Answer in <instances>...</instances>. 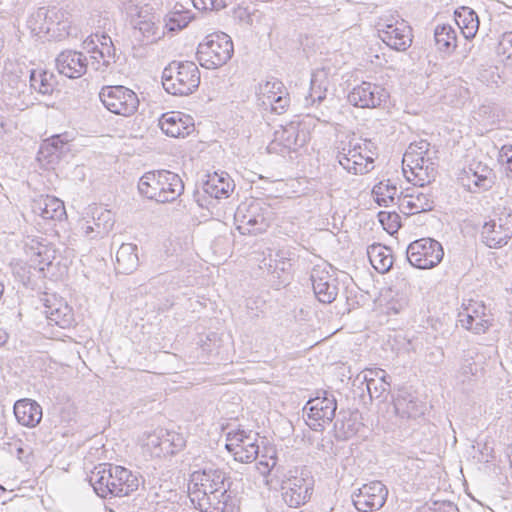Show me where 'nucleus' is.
<instances>
[{
    "label": "nucleus",
    "mask_w": 512,
    "mask_h": 512,
    "mask_svg": "<svg viewBox=\"0 0 512 512\" xmlns=\"http://www.w3.org/2000/svg\"><path fill=\"white\" fill-rule=\"evenodd\" d=\"M407 260L419 269H430L438 265L444 255L442 245L432 238L418 239L407 247Z\"/></svg>",
    "instance_id": "nucleus-12"
},
{
    "label": "nucleus",
    "mask_w": 512,
    "mask_h": 512,
    "mask_svg": "<svg viewBox=\"0 0 512 512\" xmlns=\"http://www.w3.org/2000/svg\"><path fill=\"white\" fill-rule=\"evenodd\" d=\"M276 250H268V254L260 262V268L265 269L269 274H274V268L276 261Z\"/></svg>",
    "instance_id": "nucleus-52"
},
{
    "label": "nucleus",
    "mask_w": 512,
    "mask_h": 512,
    "mask_svg": "<svg viewBox=\"0 0 512 512\" xmlns=\"http://www.w3.org/2000/svg\"><path fill=\"white\" fill-rule=\"evenodd\" d=\"M363 374H368V377L386 379L385 371L382 369L368 370L367 372H364Z\"/></svg>",
    "instance_id": "nucleus-57"
},
{
    "label": "nucleus",
    "mask_w": 512,
    "mask_h": 512,
    "mask_svg": "<svg viewBox=\"0 0 512 512\" xmlns=\"http://www.w3.org/2000/svg\"><path fill=\"white\" fill-rule=\"evenodd\" d=\"M139 193L158 203L175 201L184 191L180 176L168 170L145 173L138 182Z\"/></svg>",
    "instance_id": "nucleus-4"
},
{
    "label": "nucleus",
    "mask_w": 512,
    "mask_h": 512,
    "mask_svg": "<svg viewBox=\"0 0 512 512\" xmlns=\"http://www.w3.org/2000/svg\"><path fill=\"white\" fill-rule=\"evenodd\" d=\"M354 433H355L354 430L348 429L347 431L344 432V435L346 438H348V437L352 436Z\"/></svg>",
    "instance_id": "nucleus-60"
},
{
    "label": "nucleus",
    "mask_w": 512,
    "mask_h": 512,
    "mask_svg": "<svg viewBox=\"0 0 512 512\" xmlns=\"http://www.w3.org/2000/svg\"><path fill=\"white\" fill-rule=\"evenodd\" d=\"M29 82L30 87L42 95H50L54 91L55 77L46 70L31 69Z\"/></svg>",
    "instance_id": "nucleus-40"
},
{
    "label": "nucleus",
    "mask_w": 512,
    "mask_h": 512,
    "mask_svg": "<svg viewBox=\"0 0 512 512\" xmlns=\"http://www.w3.org/2000/svg\"><path fill=\"white\" fill-rule=\"evenodd\" d=\"M291 253L289 250L286 249H279L276 250V263L274 268V274L273 277L281 279L283 274L289 273L292 263H291Z\"/></svg>",
    "instance_id": "nucleus-47"
},
{
    "label": "nucleus",
    "mask_w": 512,
    "mask_h": 512,
    "mask_svg": "<svg viewBox=\"0 0 512 512\" xmlns=\"http://www.w3.org/2000/svg\"><path fill=\"white\" fill-rule=\"evenodd\" d=\"M311 281L314 294L320 302L329 304L336 299L338 294L336 279L328 271L313 269Z\"/></svg>",
    "instance_id": "nucleus-26"
},
{
    "label": "nucleus",
    "mask_w": 512,
    "mask_h": 512,
    "mask_svg": "<svg viewBox=\"0 0 512 512\" xmlns=\"http://www.w3.org/2000/svg\"><path fill=\"white\" fill-rule=\"evenodd\" d=\"M475 370L476 368L474 363L468 362L467 364H463L460 369V373L464 376L462 381H465V379L468 378L470 375H474Z\"/></svg>",
    "instance_id": "nucleus-55"
},
{
    "label": "nucleus",
    "mask_w": 512,
    "mask_h": 512,
    "mask_svg": "<svg viewBox=\"0 0 512 512\" xmlns=\"http://www.w3.org/2000/svg\"><path fill=\"white\" fill-rule=\"evenodd\" d=\"M6 341V333L0 329V344H3Z\"/></svg>",
    "instance_id": "nucleus-59"
},
{
    "label": "nucleus",
    "mask_w": 512,
    "mask_h": 512,
    "mask_svg": "<svg viewBox=\"0 0 512 512\" xmlns=\"http://www.w3.org/2000/svg\"><path fill=\"white\" fill-rule=\"evenodd\" d=\"M508 452H512V444L509 446Z\"/></svg>",
    "instance_id": "nucleus-64"
},
{
    "label": "nucleus",
    "mask_w": 512,
    "mask_h": 512,
    "mask_svg": "<svg viewBox=\"0 0 512 512\" xmlns=\"http://www.w3.org/2000/svg\"><path fill=\"white\" fill-rule=\"evenodd\" d=\"M142 446L151 456L160 457L162 454H174L184 446L183 438L178 434L169 433L164 429L146 432L141 438Z\"/></svg>",
    "instance_id": "nucleus-15"
},
{
    "label": "nucleus",
    "mask_w": 512,
    "mask_h": 512,
    "mask_svg": "<svg viewBox=\"0 0 512 512\" xmlns=\"http://www.w3.org/2000/svg\"><path fill=\"white\" fill-rule=\"evenodd\" d=\"M424 404L407 391H400L394 399L395 413L401 418H417L424 414Z\"/></svg>",
    "instance_id": "nucleus-29"
},
{
    "label": "nucleus",
    "mask_w": 512,
    "mask_h": 512,
    "mask_svg": "<svg viewBox=\"0 0 512 512\" xmlns=\"http://www.w3.org/2000/svg\"><path fill=\"white\" fill-rule=\"evenodd\" d=\"M43 248H44L43 246L38 247V250H37V252H36V254H37L38 256H40V255L42 254V249H43Z\"/></svg>",
    "instance_id": "nucleus-61"
},
{
    "label": "nucleus",
    "mask_w": 512,
    "mask_h": 512,
    "mask_svg": "<svg viewBox=\"0 0 512 512\" xmlns=\"http://www.w3.org/2000/svg\"><path fill=\"white\" fill-rule=\"evenodd\" d=\"M139 264L137 254V245L132 243H123L116 252L115 269L121 274H130Z\"/></svg>",
    "instance_id": "nucleus-33"
},
{
    "label": "nucleus",
    "mask_w": 512,
    "mask_h": 512,
    "mask_svg": "<svg viewBox=\"0 0 512 512\" xmlns=\"http://www.w3.org/2000/svg\"><path fill=\"white\" fill-rule=\"evenodd\" d=\"M138 29L144 37L149 38L150 36L156 35L157 27L152 21H140L138 23Z\"/></svg>",
    "instance_id": "nucleus-53"
},
{
    "label": "nucleus",
    "mask_w": 512,
    "mask_h": 512,
    "mask_svg": "<svg viewBox=\"0 0 512 512\" xmlns=\"http://www.w3.org/2000/svg\"><path fill=\"white\" fill-rule=\"evenodd\" d=\"M193 18L192 12L183 4L176 3L165 17V25L169 31L185 28Z\"/></svg>",
    "instance_id": "nucleus-42"
},
{
    "label": "nucleus",
    "mask_w": 512,
    "mask_h": 512,
    "mask_svg": "<svg viewBox=\"0 0 512 512\" xmlns=\"http://www.w3.org/2000/svg\"><path fill=\"white\" fill-rule=\"evenodd\" d=\"M361 145H367V140L358 138L355 135L347 136L339 142L336 157L343 169L350 168V161L356 155V150L361 149Z\"/></svg>",
    "instance_id": "nucleus-36"
},
{
    "label": "nucleus",
    "mask_w": 512,
    "mask_h": 512,
    "mask_svg": "<svg viewBox=\"0 0 512 512\" xmlns=\"http://www.w3.org/2000/svg\"><path fill=\"white\" fill-rule=\"evenodd\" d=\"M58 72L68 78L76 79L83 76L90 65L87 56L76 50H64L56 57Z\"/></svg>",
    "instance_id": "nucleus-24"
},
{
    "label": "nucleus",
    "mask_w": 512,
    "mask_h": 512,
    "mask_svg": "<svg viewBox=\"0 0 512 512\" xmlns=\"http://www.w3.org/2000/svg\"><path fill=\"white\" fill-rule=\"evenodd\" d=\"M375 202L380 206H389L391 203L397 204V187L390 180L379 182L372 189Z\"/></svg>",
    "instance_id": "nucleus-44"
},
{
    "label": "nucleus",
    "mask_w": 512,
    "mask_h": 512,
    "mask_svg": "<svg viewBox=\"0 0 512 512\" xmlns=\"http://www.w3.org/2000/svg\"><path fill=\"white\" fill-rule=\"evenodd\" d=\"M356 380H361V384H365L370 399L379 398L390 386L386 379L368 377V374H359Z\"/></svg>",
    "instance_id": "nucleus-45"
},
{
    "label": "nucleus",
    "mask_w": 512,
    "mask_h": 512,
    "mask_svg": "<svg viewBox=\"0 0 512 512\" xmlns=\"http://www.w3.org/2000/svg\"><path fill=\"white\" fill-rule=\"evenodd\" d=\"M88 214L91 216V221L95 226L96 236L102 238L113 228L115 218L112 211L102 206L94 205L89 207Z\"/></svg>",
    "instance_id": "nucleus-35"
},
{
    "label": "nucleus",
    "mask_w": 512,
    "mask_h": 512,
    "mask_svg": "<svg viewBox=\"0 0 512 512\" xmlns=\"http://www.w3.org/2000/svg\"><path fill=\"white\" fill-rule=\"evenodd\" d=\"M388 489L380 481L364 484L353 493L352 501L360 512H372L382 508L387 500Z\"/></svg>",
    "instance_id": "nucleus-16"
},
{
    "label": "nucleus",
    "mask_w": 512,
    "mask_h": 512,
    "mask_svg": "<svg viewBox=\"0 0 512 512\" xmlns=\"http://www.w3.org/2000/svg\"><path fill=\"white\" fill-rule=\"evenodd\" d=\"M328 88V80L323 72L313 73L310 81V90L305 97L304 104L306 107L320 104L326 99Z\"/></svg>",
    "instance_id": "nucleus-39"
},
{
    "label": "nucleus",
    "mask_w": 512,
    "mask_h": 512,
    "mask_svg": "<svg viewBox=\"0 0 512 512\" xmlns=\"http://www.w3.org/2000/svg\"><path fill=\"white\" fill-rule=\"evenodd\" d=\"M402 164L405 178L415 186H426L436 177V164L431 157L430 144L425 140L409 145Z\"/></svg>",
    "instance_id": "nucleus-3"
},
{
    "label": "nucleus",
    "mask_w": 512,
    "mask_h": 512,
    "mask_svg": "<svg viewBox=\"0 0 512 512\" xmlns=\"http://www.w3.org/2000/svg\"><path fill=\"white\" fill-rule=\"evenodd\" d=\"M367 255L377 272L384 274L392 268L393 255L389 247L379 243L372 244L367 248Z\"/></svg>",
    "instance_id": "nucleus-34"
},
{
    "label": "nucleus",
    "mask_w": 512,
    "mask_h": 512,
    "mask_svg": "<svg viewBox=\"0 0 512 512\" xmlns=\"http://www.w3.org/2000/svg\"><path fill=\"white\" fill-rule=\"evenodd\" d=\"M235 188L234 181L227 172H214L208 174L203 182V192L214 199H226Z\"/></svg>",
    "instance_id": "nucleus-27"
},
{
    "label": "nucleus",
    "mask_w": 512,
    "mask_h": 512,
    "mask_svg": "<svg viewBox=\"0 0 512 512\" xmlns=\"http://www.w3.org/2000/svg\"><path fill=\"white\" fill-rule=\"evenodd\" d=\"M159 127L164 134L173 138H184L195 130L193 118L178 111L164 113L159 119Z\"/></svg>",
    "instance_id": "nucleus-25"
},
{
    "label": "nucleus",
    "mask_w": 512,
    "mask_h": 512,
    "mask_svg": "<svg viewBox=\"0 0 512 512\" xmlns=\"http://www.w3.org/2000/svg\"><path fill=\"white\" fill-rule=\"evenodd\" d=\"M88 481L101 498L127 496L136 491L140 484L138 476L127 468L108 463L95 466L88 476Z\"/></svg>",
    "instance_id": "nucleus-2"
},
{
    "label": "nucleus",
    "mask_w": 512,
    "mask_h": 512,
    "mask_svg": "<svg viewBox=\"0 0 512 512\" xmlns=\"http://www.w3.org/2000/svg\"><path fill=\"white\" fill-rule=\"evenodd\" d=\"M200 84V71L192 61H172L162 72L163 88L175 96L192 94Z\"/></svg>",
    "instance_id": "nucleus-6"
},
{
    "label": "nucleus",
    "mask_w": 512,
    "mask_h": 512,
    "mask_svg": "<svg viewBox=\"0 0 512 512\" xmlns=\"http://www.w3.org/2000/svg\"><path fill=\"white\" fill-rule=\"evenodd\" d=\"M378 218L383 228L390 234L397 232L401 226L400 216L396 212L381 211Z\"/></svg>",
    "instance_id": "nucleus-49"
},
{
    "label": "nucleus",
    "mask_w": 512,
    "mask_h": 512,
    "mask_svg": "<svg viewBox=\"0 0 512 512\" xmlns=\"http://www.w3.org/2000/svg\"><path fill=\"white\" fill-rule=\"evenodd\" d=\"M99 98L107 110L124 117L133 115L139 107L136 93L122 85L103 87Z\"/></svg>",
    "instance_id": "nucleus-11"
},
{
    "label": "nucleus",
    "mask_w": 512,
    "mask_h": 512,
    "mask_svg": "<svg viewBox=\"0 0 512 512\" xmlns=\"http://www.w3.org/2000/svg\"><path fill=\"white\" fill-rule=\"evenodd\" d=\"M95 226L92 223L91 220H84V222L81 224V230L84 233V235L90 239L97 238L96 236V230L94 229Z\"/></svg>",
    "instance_id": "nucleus-54"
},
{
    "label": "nucleus",
    "mask_w": 512,
    "mask_h": 512,
    "mask_svg": "<svg viewBox=\"0 0 512 512\" xmlns=\"http://www.w3.org/2000/svg\"><path fill=\"white\" fill-rule=\"evenodd\" d=\"M303 410L307 415L306 424L314 431H322L332 423L337 401L332 393L323 391L310 399Z\"/></svg>",
    "instance_id": "nucleus-10"
},
{
    "label": "nucleus",
    "mask_w": 512,
    "mask_h": 512,
    "mask_svg": "<svg viewBox=\"0 0 512 512\" xmlns=\"http://www.w3.org/2000/svg\"><path fill=\"white\" fill-rule=\"evenodd\" d=\"M448 506H449V508H450L451 510H456V509H457V508H456L454 505H452V504H449Z\"/></svg>",
    "instance_id": "nucleus-63"
},
{
    "label": "nucleus",
    "mask_w": 512,
    "mask_h": 512,
    "mask_svg": "<svg viewBox=\"0 0 512 512\" xmlns=\"http://www.w3.org/2000/svg\"><path fill=\"white\" fill-rule=\"evenodd\" d=\"M83 46L91 53L90 66L95 71L105 73L116 62L115 48L108 35H92L83 42Z\"/></svg>",
    "instance_id": "nucleus-13"
},
{
    "label": "nucleus",
    "mask_w": 512,
    "mask_h": 512,
    "mask_svg": "<svg viewBox=\"0 0 512 512\" xmlns=\"http://www.w3.org/2000/svg\"><path fill=\"white\" fill-rule=\"evenodd\" d=\"M466 174L469 182L479 190L486 191L494 184L493 170L480 161H473Z\"/></svg>",
    "instance_id": "nucleus-31"
},
{
    "label": "nucleus",
    "mask_w": 512,
    "mask_h": 512,
    "mask_svg": "<svg viewBox=\"0 0 512 512\" xmlns=\"http://www.w3.org/2000/svg\"><path fill=\"white\" fill-rule=\"evenodd\" d=\"M376 28L380 39L391 49L405 51L412 44V30L404 20L381 19Z\"/></svg>",
    "instance_id": "nucleus-14"
},
{
    "label": "nucleus",
    "mask_w": 512,
    "mask_h": 512,
    "mask_svg": "<svg viewBox=\"0 0 512 512\" xmlns=\"http://www.w3.org/2000/svg\"><path fill=\"white\" fill-rule=\"evenodd\" d=\"M434 39L437 49L450 53L457 46V33L449 24L437 25L434 30Z\"/></svg>",
    "instance_id": "nucleus-41"
},
{
    "label": "nucleus",
    "mask_w": 512,
    "mask_h": 512,
    "mask_svg": "<svg viewBox=\"0 0 512 512\" xmlns=\"http://www.w3.org/2000/svg\"><path fill=\"white\" fill-rule=\"evenodd\" d=\"M30 70L31 69H28L24 64L10 62L5 65L3 82L19 91L25 87Z\"/></svg>",
    "instance_id": "nucleus-37"
},
{
    "label": "nucleus",
    "mask_w": 512,
    "mask_h": 512,
    "mask_svg": "<svg viewBox=\"0 0 512 512\" xmlns=\"http://www.w3.org/2000/svg\"><path fill=\"white\" fill-rule=\"evenodd\" d=\"M188 489L201 512H225L232 498L228 474L214 465L194 471Z\"/></svg>",
    "instance_id": "nucleus-1"
},
{
    "label": "nucleus",
    "mask_w": 512,
    "mask_h": 512,
    "mask_svg": "<svg viewBox=\"0 0 512 512\" xmlns=\"http://www.w3.org/2000/svg\"><path fill=\"white\" fill-rule=\"evenodd\" d=\"M236 16H237V18H239L241 21L245 22L246 24H248V25L252 24V18H251L250 13L247 11V9L239 8L236 11Z\"/></svg>",
    "instance_id": "nucleus-56"
},
{
    "label": "nucleus",
    "mask_w": 512,
    "mask_h": 512,
    "mask_svg": "<svg viewBox=\"0 0 512 512\" xmlns=\"http://www.w3.org/2000/svg\"><path fill=\"white\" fill-rule=\"evenodd\" d=\"M233 52V42L229 35L223 32L213 33L198 45L197 59L202 67L215 69L226 64Z\"/></svg>",
    "instance_id": "nucleus-8"
},
{
    "label": "nucleus",
    "mask_w": 512,
    "mask_h": 512,
    "mask_svg": "<svg viewBox=\"0 0 512 512\" xmlns=\"http://www.w3.org/2000/svg\"><path fill=\"white\" fill-rule=\"evenodd\" d=\"M389 94L381 85L363 81L348 94V101L355 107L377 108L386 102Z\"/></svg>",
    "instance_id": "nucleus-21"
},
{
    "label": "nucleus",
    "mask_w": 512,
    "mask_h": 512,
    "mask_svg": "<svg viewBox=\"0 0 512 512\" xmlns=\"http://www.w3.org/2000/svg\"><path fill=\"white\" fill-rule=\"evenodd\" d=\"M499 158L505 164L506 175L512 178V145L502 146L499 152Z\"/></svg>",
    "instance_id": "nucleus-51"
},
{
    "label": "nucleus",
    "mask_w": 512,
    "mask_h": 512,
    "mask_svg": "<svg viewBox=\"0 0 512 512\" xmlns=\"http://www.w3.org/2000/svg\"><path fill=\"white\" fill-rule=\"evenodd\" d=\"M371 142L367 141V145H361V149L356 150V155L350 161V168L345 169L347 172L357 175L369 172L373 166L374 158L371 150Z\"/></svg>",
    "instance_id": "nucleus-38"
},
{
    "label": "nucleus",
    "mask_w": 512,
    "mask_h": 512,
    "mask_svg": "<svg viewBox=\"0 0 512 512\" xmlns=\"http://www.w3.org/2000/svg\"><path fill=\"white\" fill-rule=\"evenodd\" d=\"M454 19L465 39H472L479 29L477 13L470 7L461 6L454 11Z\"/></svg>",
    "instance_id": "nucleus-30"
},
{
    "label": "nucleus",
    "mask_w": 512,
    "mask_h": 512,
    "mask_svg": "<svg viewBox=\"0 0 512 512\" xmlns=\"http://www.w3.org/2000/svg\"><path fill=\"white\" fill-rule=\"evenodd\" d=\"M298 134L296 127L291 124L286 127H281L275 131L274 143H279L286 149H292L297 145Z\"/></svg>",
    "instance_id": "nucleus-46"
},
{
    "label": "nucleus",
    "mask_w": 512,
    "mask_h": 512,
    "mask_svg": "<svg viewBox=\"0 0 512 512\" xmlns=\"http://www.w3.org/2000/svg\"><path fill=\"white\" fill-rule=\"evenodd\" d=\"M313 486L314 480L308 471L290 470L282 481V498L289 507L298 508L310 499Z\"/></svg>",
    "instance_id": "nucleus-9"
},
{
    "label": "nucleus",
    "mask_w": 512,
    "mask_h": 512,
    "mask_svg": "<svg viewBox=\"0 0 512 512\" xmlns=\"http://www.w3.org/2000/svg\"><path fill=\"white\" fill-rule=\"evenodd\" d=\"M226 440L225 447L236 461L251 463L257 458L259 445L255 435L244 431L229 432Z\"/></svg>",
    "instance_id": "nucleus-19"
},
{
    "label": "nucleus",
    "mask_w": 512,
    "mask_h": 512,
    "mask_svg": "<svg viewBox=\"0 0 512 512\" xmlns=\"http://www.w3.org/2000/svg\"><path fill=\"white\" fill-rule=\"evenodd\" d=\"M68 135L58 134L43 141L40 146L39 154L41 157L47 158V156L59 157L62 154L67 153L70 149L68 147Z\"/></svg>",
    "instance_id": "nucleus-43"
},
{
    "label": "nucleus",
    "mask_w": 512,
    "mask_h": 512,
    "mask_svg": "<svg viewBox=\"0 0 512 512\" xmlns=\"http://www.w3.org/2000/svg\"><path fill=\"white\" fill-rule=\"evenodd\" d=\"M257 96L262 106L270 107L274 113L279 115L286 112L290 103L285 86L281 81L274 78L259 84Z\"/></svg>",
    "instance_id": "nucleus-17"
},
{
    "label": "nucleus",
    "mask_w": 512,
    "mask_h": 512,
    "mask_svg": "<svg viewBox=\"0 0 512 512\" xmlns=\"http://www.w3.org/2000/svg\"><path fill=\"white\" fill-rule=\"evenodd\" d=\"M462 327L472 331L474 334L485 333L492 325L490 311L482 302L472 301L459 314Z\"/></svg>",
    "instance_id": "nucleus-23"
},
{
    "label": "nucleus",
    "mask_w": 512,
    "mask_h": 512,
    "mask_svg": "<svg viewBox=\"0 0 512 512\" xmlns=\"http://www.w3.org/2000/svg\"><path fill=\"white\" fill-rule=\"evenodd\" d=\"M512 237V213H502L486 222L481 230L483 243L490 248L506 245Z\"/></svg>",
    "instance_id": "nucleus-18"
},
{
    "label": "nucleus",
    "mask_w": 512,
    "mask_h": 512,
    "mask_svg": "<svg viewBox=\"0 0 512 512\" xmlns=\"http://www.w3.org/2000/svg\"><path fill=\"white\" fill-rule=\"evenodd\" d=\"M397 205L406 215L418 214L433 210L434 197L430 188L418 186V188L401 192L397 198Z\"/></svg>",
    "instance_id": "nucleus-20"
},
{
    "label": "nucleus",
    "mask_w": 512,
    "mask_h": 512,
    "mask_svg": "<svg viewBox=\"0 0 512 512\" xmlns=\"http://www.w3.org/2000/svg\"><path fill=\"white\" fill-rule=\"evenodd\" d=\"M33 211L46 220H61L66 215L64 203L52 196L35 201Z\"/></svg>",
    "instance_id": "nucleus-32"
},
{
    "label": "nucleus",
    "mask_w": 512,
    "mask_h": 512,
    "mask_svg": "<svg viewBox=\"0 0 512 512\" xmlns=\"http://www.w3.org/2000/svg\"><path fill=\"white\" fill-rule=\"evenodd\" d=\"M14 415L19 424L32 428L42 419V407L35 400L20 399L14 404Z\"/></svg>",
    "instance_id": "nucleus-28"
},
{
    "label": "nucleus",
    "mask_w": 512,
    "mask_h": 512,
    "mask_svg": "<svg viewBox=\"0 0 512 512\" xmlns=\"http://www.w3.org/2000/svg\"><path fill=\"white\" fill-rule=\"evenodd\" d=\"M496 52L502 61H509L512 64V31L500 37Z\"/></svg>",
    "instance_id": "nucleus-48"
},
{
    "label": "nucleus",
    "mask_w": 512,
    "mask_h": 512,
    "mask_svg": "<svg viewBox=\"0 0 512 512\" xmlns=\"http://www.w3.org/2000/svg\"><path fill=\"white\" fill-rule=\"evenodd\" d=\"M234 220L236 229L242 235H257L270 227L274 220V211L263 200H246L237 207Z\"/></svg>",
    "instance_id": "nucleus-5"
},
{
    "label": "nucleus",
    "mask_w": 512,
    "mask_h": 512,
    "mask_svg": "<svg viewBox=\"0 0 512 512\" xmlns=\"http://www.w3.org/2000/svg\"><path fill=\"white\" fill-rule=\"evenodd\" d=\"M193 6L202 11H219L226 6L225 0H192Z\"/></svg>",
    "instance_id": "nucleus-50"
},
{
    "label": "nucleus",
    "mask_w": 512,
    "mask_h": 512,
    "mask_svg": "<svg viewBox=\"0 0 512 512\" xmlns=\"http://www.w3.org/2000/svg\"><path fill=\"white\" fill-rule=\"evenodd\" d=\"M260 465L264 466L267 471H270L276 465V459L274 457H270L269 460L259 462Z\"/></svg>",
    "instance_id": "nucleus-58"
},
{
    "label": "nucleus",
    "mask_w": 512,
    "mask_h": 512,
    "mask_svg": "<svg viewBox=\"0 0 512 512\" xmlns=\"http://www.w3.org/2000/svg\"><path fill=\"white\" fill-rule=\"evenodd\" d=\"M47 320L50 324H55L60 328H69L74 324L73 309L61 297L55 294H47L41 298Z\"/></svg>",
    "instance_id": "nucleus-22"
},
{
    "label": "nucleus",
    "mask_w": 512,
    "mask_h": 512,
    "mask_svg": "<svg viewBox=\"0 0 512 512\" xmlns=\"http://www.w3.org/2000/svg\"><path fill=\"white\" fill-rule=\"evenodd\" d=\"M508 456H509L510 464L512 466V452H508Z\"/></svg>",
    "instance_id": "nucleus-62"
},
{
    "label": "nucleus",
    "mask_w": 512,
    "mask_h": 512,
    "mask_svg": "<svg viewBox=\"0 0 512 512\" xmlns=\"http://www.w3.org/2000/svg\"><path fill=\"white\" fill-rule=\"evenodd\" d=\"M28 26L37 35L62 40L71 34V22L68 13L56 7H40L31 14Z\"/></svg>",
    "instance_id": "nucleus-7"
}]
</instances>
